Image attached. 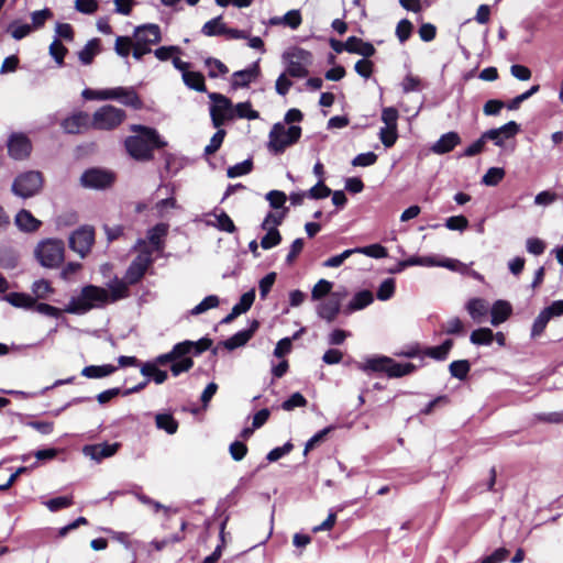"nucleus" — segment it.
I'll return each mask as SVG.
<instances>
[{
  "label": "nucleus",
  "mask_w": 563,
  "mask_h": 563,
  "mask_svg": "<svg viewBox=\"0 0 563 563\" xmlns=\"http://www.w3.org/2000/svg\"><path fill=\"white\" fill-rule=\"evenodd\" d=\"M519 130L520 128L517 122L509 121L499 128L484 132L483 139H485L486 142L492 141L496 146H503L505 141L514 137Z\"/></svg>",
  "instance_id": "4468645a"
},
{
  "label": "nucleus",
  "mask_w": 563,
  "mask_h": 563,
  "mask_svg": "<svg viewBox=\"0 0 563 563\" xmlns=\"http://www.w3.org/2000/svg\"><path fill=\"white\" fill-rule=\"evenodd\" d=\"M224 31H227V25L222 22V15L209 20L201 29V33L206 36L223 35Z\"/></svg>",
  "instance_id": "f704fd0d"
},
{
  "label": "nucleus",
  "mask_w": 563,
  "mask_h": 563,
  "mask_svg": "<svg viewBox=\"0 0 563 563\" xmlns=\"http://www.w3.org/2000/svg\"><path fill=\"white\" fill-rule=\"evenodd\" d=\"M225 136V131L223 129H218V131L210 139L209 144L205 147L206 155L214 154L222 145Z\"/></svg>",
  "instance_id": "e2e57ef3"
},
{
  "label": "nucleus",
  "mask_w": 563,
  "mask_h": 563,
  "mask_svg": "<svg viewBox=\"0 0 563 563\" xmlns=\"http://www.w3.org/2000/svg\"><path fill=\"white\" fill-rule=\"evenodd\" d=\"M49 55L56 62V64L60 67L64 65V58L68 52V49L62 44L58 38H55L49 45Z\"/></svg>",
  "instance_id": "8fccbe9b"
},
{
  "label": "nucleus",
  "mask_w": 563,
  "mask_h": 563,
  "mask_svg": "<svg viewBox=\"0 0 563 563\" xmlns=\"http://www.w3.org/2000/svg\"><path fill=\"white\" fill-rule=\"evenodd\" d=\"M183 80L184 84L192 90L199 92L206 91L205 77L201 73L188 70L187 73L183 74Z\"/></svg>",
  "instance_id": "c9c22d12"
},
{
  "label": "nucleus",
  "mask_w": 563,
  "mask_h": 563,
  "mask_svg": "<svg viewBox=\"0 0 563 563\" xmlns=\"http://www.w3.org/2000/svg\"><path fill=\"white\" fill-rule=\"evenodd\" d=\"M356 254H364L373 258H384L387 256V250L380 244H371L367 246L355 247Z\"/></svg>",
  "instance_id": "79ce46f5"
},
{
  "label": "nucleus",
  "mask_w": 563,
  "mask_h": 563,
  "mask_svg": "<svg viewBox=\"0 0 563 563\" xmlns=\"http://www.w3.org/2000/svg\"><path fill=\"white\" fill-rule=\"evenodd\" d=\"M131 131L135 134L126 137L124 144L128 153L136 161H150L155 148L167 145L153 128L134 124L131 126Z\"/></svg>",
  "instance_id": "f03ea898"
},
{
  "label": "nucleus",
  "mask_w": 563,
  "mask_h": 563,
  "mask_svg": "<svg viewBox=\"0 0 563 563\" xmlns=\"http://www.w3.org/2000/svg\"><path fill=\"white\" fill-rule=\"evenodd\" d=\"M15 225L23 232H34L41 227V221L33 217V214L22 209L14 218Z\"/></svg>",
  "instance_id": "a878e982"
},
{
  "label": "nucleus",
  "mask_w": 563,
  "mask_h": 563,
  "mask_svg": "<svg viewBox=\"0 0 563 563\" xmlns=\"http://www.w3.org/2000/svg\"><path fill=\"white\" fill-rule=\"evenodd\" d=\"M113 181L114 174L100 168L87 169L80 177L81 186L90 189H106L110 187Z\"/></svg>",
  "instance_id": "f8f14e48"
},
{
  "label": "nucleus",
  "mask_w": 563,
  "mask_h": 563,
  "mask_svg": "<svg viewBox=\"0 0 563 563\" xmlns=\"http://www.w3.org/2000/svg\"><path fill=\"white\" fill-rule=\"evenodd\" d=\"M117 366L112 364L104 365H89L82 368L81 375L87 378H102L113 374Z\"/></svg>",
  "instance_id": "c756f323"
},
{
  "label": "nucleus",
  "mask_w": 563,
  "mask_h": 563,
  "mask_svg": "<svg viewBox=\"0 0 563 563\" xmlns=\"http://www.w3.org/2000/svg\"><path fill=\"white\" fill-rule=\"evenodd\" d=\"M133 41L151 47L162 41L161 27L154 23L139 25L134 29Z\"/></svg>",
  "instance_id": "2eb2a0df"
},
{
  "label": "nucleus",
  "mask_w": 563,
  "mask_h": 563,
  "mask_svg": "<svg viewBox=\"0 0 563 563\" xmlns=\"http://www.w3.org/2000/svg\"><path fill=\"white\" fill-rule=\"evenodd\" d=\"M252 168L253 162L252 159L247 158L241 163L230 166L227 170V176L229 178H236L251 173Z\"/></svg>",
  "instance_id": "a18cd8bd"
},
{
  "label": "nucleus",
  "mask_w": 563,
  "mask_h": 563,
  "mask_svg": "<svg viewBox=\"0 0 563 563\" xmlns=\"http://www.w3.org/2000/svg\"><path fill=\"white\" fill-rule=\"evenodd\" d=\"M395 294V280L393 278L385 279L378 287L376 296L378 300H389Z\"/></svg>",
  "instance_id": "13d9d810"
},
{
  "label": "nucleus",
  "mask_w": 563,
  "mask_h": 563,
  "mask_svg": "<svg viewBox=\"0 0 563 563\" xmlns=\"http://www.w3.org/2000/svg\"><path fill=\"white\" fill-rule=\"evenodd\" d=\"M110 100H118L126 107L139 110L143 107V102L133 87H115L110 88Z\"/></svg>",
  "instance_id": "f3484780"
},
{
  "label": "nucleus",
  "mask_w": 563,
  "mask_h": 563,
  "mask_svg": "<svg viewBox=\"0 0 563 563\" xmlns=\"http://www.w3.org/2000/svg\"><path fill=\"white\" fill-rule=\"evenodd\" d=\"M333 284L327 279H320L311 290L312 300H320L331 292Z\"/></svg>",
  "instance_id": "052dcab7"
},
{
  "label": "nucleus",
  "mask_w": 563,
  "mask_h": 563,
  "mask_svg": "<svg viewBox=\"0 0 563 563\" xmlns=\"http://www.w3.org/2000/svg\"><path fill=\"white\" fill-rule=\"evenodd\" d=\"M505 177V170L501 167H490L482 178L486 186H497Z\"/></svg>",
  "instance_id": "de8ad7c7"
},
{
  "label": "nucleus",
  "mask_w": 563,
  "mask_h": 563,
  "mask_svg": "<svg viewBox=\"0 0 563 563\" xmlns=\"http://www.w3.org/2000/svg\"><path fill=\"white\" fill-rule=\"evenodd\" d=\"M286 63V74L294 78H303L309 74L308 67L312 63V55L309 51L294 47L283 54Z\"/></svg>",
  "instance_id": "0eeeda50"
},
{
  "label": "nucleus",
  "mask_w": 563,
  "mask_h": 563,
  "mask_svg": "<svg viewBox=\"0 0 563 563\" xmlns=\"http://www.w3.org/2000/svg\"><path fill=\"white\" fill-rule=\"evenodd\" d=\"M133 250L139 251V254L129 265L124 277L120 279L128 288L129 286L137 284L154 263L151 246L144 239H137L133 245Z\"/></svg>",
  "instance_id": "20e7f679"
},
{
  "label": "nucleus",
  "mask_w": 563,
  "mask_h": 563,
  "mask_svg": "<svg viewBox=\"0 0 563 563\" xmlns=\"http://www.w3.org/2000/svg\"><path fill=\"white\" fill-rule=\"evenodd\" d=\"M38 263L46 268L58 267L65 258V244L59 239L41 241L34 250Z\"/></svg>",
  "instance_id": "423d86ee"
},
{
  "label": "nucleus",
  "mask_w": 563,
  "mask_h": 563,
  "mask_svg": "<svg viewBox=\"0 0 563 563\" xmlns=\"http://www.w3.org/2000/svg\"><path fill=\"white\" fill-rule=\"evenodd\" d=\"M141 374L148 379V382L152 379L155 384L161 385L163 384L167 377L168 374L166 371H162L156 366V364H153L151 362H145L141 366Z\"/></svg>",
  "instance_id": "cd10ccee"
},
{
  "label": "nucleus",
  "mask_w": 563,
  "mask_h": 563,
  "mask_svg": "<svg viewBox=\"0 0 563 563\" xmlns=\"http://www.w3.org/2000/svg\"><path fill=\"white\" fill-rule=\"evenodd\" d=\"M265 230L267 232L261 240V246L264 250H269L280 243L282 236L277 228H268Z\"/></svg>",
  "instance_id": "3c124183"
},
{
  "label": "nucleus",
  "mask_w": 563,
  "mask_h": 563,
  "mask_svg": "<svg viewBox=\"0 0 563 563\" xmlns=\"http://www.w3.org/2000/svg\"><path fill=\"white\" fill-rule=\"evenodd\" d=\"M344 49L349 53L358 54L364 58L372 57L376 53V49L372 43L364 42L362 38L356 36H350L344 42Z\"/></svg>",
  "instance_id": "aec40b11"
},
{
  "label": "nucleus",
  "mask_w": 563,
  "mask_h": 563,
  "mask_svg": "<svg viewBox=\"0 0 563 563\" xmlns=\"http://www.w3.org/2000/svg\"><path fill=\"white\" fill-rule=\"evenodd\" d=\"M254 300H255V289H251L241 296L240 301L233 306V309L239 314L245 313L246 311H249L251 309Z\"/></svg>",
  "instance_id": "864d4df0"
},
{
  "label": "nucleus",
  "mask_w": 563,
  "mask_h": 563,
  "mask_svg": "<svg viewBox=\"0 0 563 563\" xmlns=\"http://www.w3.org/2000/svg\"><path fill=\"white\" fill-rule=\"evenodd\" d=\"M470 368L471 365L467 360L453 361L449 366L451 376L459 378L461 380L466 378Z\"/></svg>",
  "instance_id": "37998d69"
},
{
  "label": "nucleus",
  "mask_w": 563,
  "mask_h": 563,
  "mask_svg": "<svg viewBox=\"0 0 563 563\" xmlns=\"http://www.w3.org/2000/svg\"><path fill=\"white\" fill-rule=\"evenodd\" d=\"M74 504L71 496H59L44 501V505L52 512H56L60 509L68 508Z\"/></svg>",
  "instance_id": "603ef678"
},
{
  "label": "nucleus",
  "mask_w": 563,
  "mask_h": 563,
  "mask_svg": "<svg viewBox=\"0 0 563 563\" xmlns=\"http://www.w3.org/2000/svg\"><path fill=\"white\" fill-rule=\"evenodd\" d=\"M453 346V341L451 339L445 340L441 345L428 347L424 354L429 357H432L437 361H444L450 350Z\"/></svg>",
  "instance_id": "4c0bfd02"
},
{
  "label": "nucleus",
  "mask_w": 563,
  "mask_h": 563,
  "mask_svg": "<svg viewBox=\"0 0 563 563\" xmlns=\"http://www.w3.org/2000/svg\"><path fill=\"white\" fill-rule=\"evenodd\" d=\"M397 128L384 126L379 130V140L385 147H391L397 141Z\"/></svg>",
  "instance_id": "69168bd1"
},
{
  "label": "nucleus",
  "mask_w": 563,
  "mask_h": 563,
  "mask_svg": "<svg viewBox=\"0 0 563 563\" xmlns=\"http://www.w3.org/2000/svg\"><path fill=\"white\" fill-rule=\"evenodd\" d=\"M551 320V317L547 313L544 309L540 311L537 318L533 321L531 328V338L540 336L547 328V324Z\"/></svg>",
  "instance_id": "49530a36"
},
{
  "label": "nucleus",
  "mask_w": 563,
  "mask_h": 563,
  "mask_svg": "<svg viewBox=\"0 0 563 563\" xmlns=\"http://www.w3.org/2000/svg\"><path fill=\"white\" fill-rule=\"evenodd\" d=\"M470 341L475 345H490L494 332L489 328H479L471 333Z\"/></svg>",
  "instance_id": "58836bf2"
},
{
  "label": "nucleus",
  "mask_w": 563,
  "mask_h": 563,
  "mask_svg": "<svg viewBox=\"0 0 563 563\" xmlns=\"http://www.w3.org/2000/svg\"><path fill=\"white\" fill-rule=\"evenodd\" d=\"M125 111L111 104L99 108L92 115L91 125L96 130L110 131L119 126L125 119Z\"/></svg>",
  "instance_id": "6e6552de"
},
{
  "label": "nucleus",
  "mask_w": 563,
  "mask_h": 563,
  "mask_svg": "<svg viewBox=\"0 0 563 563\" xmlns=\"http://www.w3.org/2000/svg\"><path fill=\"white\" fill-rule=\"evenodd\" d=\"M120 448V443L87 444L82 448V454L92 461L100 463L102 460L113 456Z\"/></svg>",
  "instance_id": "dca6fc26"
},
{
  "label": "nucleus",
  "mask_w": 563,
  "mask_h": 563,
  "mask_svg": "<svg viewBox=\"0 0 563 563\" xmlns=\"http://www.w3.org/2000/svg\"><path fill=\"white\" fill-rule=\"evenodd\" d=\"M179 344H185L184 356L188 355H200L205 351L209 350L212 345V340L209 338H201L198 341L185 340L179 342Z\"/></svg>",
  "instance_id": "bb28decb"
},
{
  "label": "nucleus",
  "mask_w": 563,
  "mask_h": 563,
  "mask_svg": "<svg viewBox=\"0 0 563 563\" xmlns=\"http://www.w3.org/2000/svg\"><path fill=\"white\" fill-rule=\"evenodd\" d=\"M156 427L165 430L168 434L176 433L178 422L168 413H157L155 417Z\"/></svg>",
  "instance_id": "ea45409f"
},
{
  "label": "nucleus",
  "mask_w": 563,
  "mask_h": 563,
  "mask_svg": "<svg viewBox=\"0 0 563 563\" xmlns=\"http://www.w3.org/2000/svg\"><path fill=\"white\" fill-rule=\"evenodd\" d=\"M194 366V361L190 356H179L170 365V372L174 376H179L183 373L190 371Z\"/></svg>",
  "instance_id": "c03bdc74"
},
{
  "label": "nucleus",
  "mask_w": 563,
  "mask_h": 563,
  "mask_svg": "<svg viewBox=\"0 0 563 563\" xmlns=\"http://www.w3.org/2000/svg\"><path fill=\"white\" fill-rule=\"evenodd\" d=\"M89 114L82 111L76 112L64 119L60 123L63 130L68 134L80 133L89 124Z\"/></svg>",
  "instance_id": "6ab92c4d"
},
{
  "label": "nucleus",
  "mask_w": 563,
  "mask_h": 563,
  "mask_svg": "<svg viewBox=\"0 0 563 563\" xmlns=\"http://www.w3.org/2000/svg\"><path fill=\"white\" fill-rule=\"evenodd\" d=\"M43 186V177L40 172L30 170L20 174L13 181L11 190L21 198H30L36 195Z\"/></svg>",
  "instance_id": "1a4fd4ad"
},
{
  "label": "nucleus",
  "mask_w": 563,
  "mask_h": 563,
  "mask_svg": "<svg viewBox=\"0 0 563 563\" xmlns=\"http://www.w3.org/2000/svg\"><path fill=\"white\" fill-rule=\"evenodd\" d=\"M212 216L214 217V221H207L208 225L214 227L220 231L233 233L235 232L236 228L232 221V219L228 216L227 212L221 210L219 213L213 212Z\"/></svg>",
  "instance_id": "7c9ffc66"
},
{
  "label": "nucleus",
  "mask_w": 563,
  "mask_h": 563,
  "mask_svg": "<svg viewBox=\"0 0 563 563\" xmlns=\"http://www.w3.org/2000/svg\"><path fill=\"white\" fill-rule=\"evenodd\" d=\"M341 299L338 292H332L331 296L317 307V313L320 318L332 322L340 312Z\"/></svg>",
  "instance_id": "a211bd4d"
},
{
  "label": "nucleus",
  "mask_w": 563,
  "mask_h": 563,
  "mask_svg": "<svg viewBox=\"0 0 563 563\" xmlns=\"http://www.w3.org/2000/svg\"><path fill=\"white\" fill-rule=\"evenodd\" d=\"M282 20H283V25H286V26L290 27L291 30H297L302 22L301 13L297 9L286 12L282 16Z\"/></svg>",
  "instance_id": "0e129e2a"
},
{
  "label": "nucleus",
  "mask_w": 563,
  "mask_h": 563,
  "mask_svg": "<svg viewBox=\"0 0 563 563\" xmlns=\"http://www.w3.org/2000/svg\"><path fill=\"white\" fill-rule=\"evenodd\" d=\"M257 73L258 70L256 66L235 71L233 74L232 87L235 89L240 87H247L250 82L256 78Z\"/></svg>",
  "instance_id": "72a5a7b5"
},
{
  "label": "nucleus",
  "mask_w": 563,
  "mask_h": 563,
  "mask_svg": "<svg viewBox=\"0 0 563 563\" xmlns=\"http://www.w3.org/2000/svg\"><path fill=\"white\" fill-rule=\"evenodd\" d=\"M301 136L299 125L287 126L285 123H275L268 134L267 148L274 155L283 154L287 147L297 143Z\"/></svg>",
  "instance_id": "39448f33"
},
{
  "label": "nucleus",
  "mask_w": 563,
  "mask_h": 563,
  "mask_svg": "<svg viewBox=\"0 0 563 563\" xmlns=\"http://www.w3.org/2000/svg\"><path fill=\"white\" fill-rule=\"evenodd\" d=\"M489 311L492 316L490 323L492 325L497 327L509 318L512 312V308L508 301L497 300L494 302L492 308L489 307Z\"/></svg>",
  "instance_id": "393cba45"
},
{
  "label": "nucleus",
  "mask_w": 563,
  "mask_h": 563,
  "mask_svg": "<svg viewBox=\"0 0 563 563\" xmlns=\"http://www.w3.org/2000/svg\"><path fill=\"white\" fill-rule=\"evenodd\" d=\"M53 16V13L49 9L45 8L43 10H37L31 13L32 20V30L41 29L45 22Z\"/></svg>",
  "instance_id": "680f3d73"
},
{
  "label": "nucleus",
  "mask_w": 563,
  "mask_h": 563,
  "mask_svg": "<svg viewBox=\"0 0 563 563\" xmlns=\"http://www.w3.org/2000/svg\"><path fill=\"white\" fill-rule=\"evenodd\" d=\"M401 89L405 93L420 91L422 89V81L418 76L407 74L401 81Z\"/></svg>",
  "instance_id": "bf43d9fd"
},
{
  "label": "nucleus",
  "mask_w": 563,
  "mask_h": 563,
  "mask_svg": "<svg viewBox=\"0 0 563 563\" xmlns=\"http://www.w3.org/2000/svg\"><path fill=\"white\" fill-rule=\"evenodd\" d=\"M412 30H413L412 23L407 19H402L397 23L395 34H396L397 38L399 40V42L401 44H404L411 36Z\"/></svg>",
  "instance_id": "5fc2aeb1"
},
{
  "label": "nucleus",
  "mask_w": 563,
  "mask_h": 563,
  "mask_svg": "<svg viewBox=\"0 0 563 563\" xmlns=\"http://www.w3.org/2000/svg\"><path fill=\"white\" fill-rule=\"evenodd\" d=\"M3 299L16 308L30 309L35 305V299L25 292H9Z\"/></svg>",
  "instance_id": "c85d7f7f"
},
{
  "label": "nucleus",
  "mask_w": 563,
  "mask_h": 563,
  "mask_svg": "<svg viewBox=\"0 0 563 563\" xmlns=\"http://www.w3.org/2000/svg\"><path fill=\"white\" fill-rule=\"evenodd\" d=\"M374 301L373 294L369 290L356 292L347 305L349 311H357L366 308Z\"/></svg>",
  "instance_id": "473e14b6"
},
{
  "label": "nucleus",
  "mask_w": 563,
  "mask_h": 563,
  "mask_svg": "<svg viewBox=\"0 0 563 563\" xmlns=\"http://www.w3.org/2000/svg\"><path fill=\"white\" fill-rule=\"evenodd\" d=\"M461 143V137L456 132H448L440 136V139L431 146V152L438 155H443L451 152L456 145Z\"/></svg>",
  "instance_id": "412c9836"
},
{
  "label": "nucleus",
  "mask_w": 563,
  "mask_h": 563,
  "mask_svg": "<svg viewBox=\"0 0 563 563\" xmlns=\"http://www.w3.org/2000/svg\"><path fill=\"white\" fill-rule=\"evenodd\" d=\"M234 115L241 119L255 120L260 117L258 112L253 110L250 102H240L234 108Z\"/></svg>",
  "instance_id": "4d7b16f0"
},
{
  "label": "nucleus",
  "mask_w": 563,
  "mask_h": 563,
  "mask_svg": "<svg viewBox=\"0 0 563 563\" xmlns=\"http://www.w3.org/2000/svg\"><path fill=\"white\" fill-rule=\"evenodd\" d=\"M257 328H258V322L256 320H254L252 322L250 329L241 330V331L236 332L235 334H233L232 336H230L229 339H227L223 342L224 347L229 351H233L240 346L245 345L250 341V339L253 336V334L257 330Z\"/></svg>",
  "instance_id": "5701e85b"
},
{
  "label": "nucleus",
  "mask_w": 563,
  "mask_h": 563,
  "mask_svg": "<svg viewBox=\"0 0 563 563\" xmlns=\"http://www.w3.org/2000/svg\"><path fill=\"white\" fill-rule=\"evenodd\" d=\"M206 66L208 67V75L211 78L225 75L229 71L228 67L221 60L212 57L206 59Z\"/></svg>",
  "instance_id": "6e6d98bb"
},
{
  "label": "nucleus",
  "mask_w": 563,
  "mask_h": 563,
  "mask_svg": "<svg viewBox=\"0 0 563 563\" xmlns=\"http://www.w3.org/2000/svg\"><path fill=\"white\" fill-rule=\"evenodd\" d=\"M100 52V41L99 38H92L87 42V44L82 47V49L78 53V58L84 65H89L92 63L96 55Z\"/></svg>",
  "instance_id": "2f4dec72"
},
{
  "label": "nucleus",
  "mask_w": 563,
  "mask_h": 563,
  "mask_svg": "<svg viewBox=\"0 0 563 563\" xmlns=\"http://www.w3.org/2000/svg\"><path fill=\"white\" fill-rule=\"evenodd\" d=\"M130 296V289L121 283L118 277H114L109 284L108 288L87 285L82 287L80 294L73 297L66 311L69 313L82 314L91 309L103 308L108 303L117 302Z\"/></svg>",
  "instance_id": "f257e3e1"
},
{
  "label": "nucleus",
  "mask_w": 563,
  "mask_h": 563,
  "mask_svg": "<svg viewBox=\"0 0 563 563\" xmlns=\"http://www.w3.org/2000/svg\"><path fill=\"white\" fill-rule=\"evenodd\" d=\"M219 303H220V300H219L218 296L209 295L190 310V314L199 316L210 309L217 308L219 306Z\"/></svg>",
  "instance_id": "a19ab883"
},
{
  "label": "nucleus",
  "mask_w": 563,
  "mask_h": 563,
  "mask_svg": "<svg viewBox=\"0 0 563 563\" xmlns=\"http://www.w3.org/2000/svg\"><path fill=\"white\" fill-rule=\"evenodd\" d=\"M358 368L364 373H385L390 378H398L413 373L417 367L412 363H398L391 357L376 355L360 363Z\"/></svg>",
  "instance_id": "7ed1b4c3"
},
{
  "label": "nucleus",
  "mask_w": 563,
  "mask_h": 563,
  "mask_svg": "<svg viewBox=\"0 0 563 563\" xmlns=\"http://www.w3.org/2000/svg\"><path fill=\"white\" fill-rule=\"evenodd\" d=\"M184 350L185 344L177 343L168 353L158 355L152 363L156 364V366L173 363L174 361L178 360L179 356H184Z\"/></svg>",
  "instance_id": "e433bc0d"
},
{
  "label": "nucleus",
  "mask_w": 563,
  "mask_h": 563,
  "mask_svg": "<svg viewBox=\"0 0 563 563\" xmlns=\"http://www.w3.org/2000/svg\"><path fill=\"white\" fill-rule=\"evenodd\" d=\"M8 32H10L11 36L20 41L26 37L32 32V26L26 23H19L18 21H13L8 26Z\"/></svg>",
  "instance_id": "09e8293b"
},
{
  "label": "nucleus",
  "mask_w": 563,
  "mask_h": 563,
  "mask_svg": "<svg viewBox=\"0 0 563 563\" xmlns=\"http://www.w3.org/2000/svg\"><path fill=\"white\" fill-rule=\"evenodd\" d=\"M265 198L269 206L276 210L283 208L287 200L285 192L280 190H271L266 194Z\"/></svg>",
  "instance_id": "774afa93"
},
{
  "label": "nucleus",
  "mask_w": 563,
  "mask_h": 563,
  "mask_svg": "<svg viewBox=\"0 0 563 563\" xmlns=\"http://www.w3.org/2000/svg\"><path fill=\"white\" fill-rule=\"evenodd\" d=\"M93 242L95 230L89 225L80 227L69 236V247L80 257H85L90 252Z\"/></svg>",
  "instance_id": "9b49d317"
},
{
  "label": "nucleus",
  "mask_w": 563,
  "mask_h": 563,
  "mask_svg": "<svg viewBox=\"0 0 563 563\" xmlns=\"http://www.w3.org/2000/svg\"><path fill=\"white\" fill-rule=\"evenodd\" d=\"M330 195L331 189L324 185L322 179H319V181L307 192V196L311 199H322L329 197Z\"/></svg>",
  "instance_id": "338daca9"
},
{
  "label": "nucleus",
  "mask_w": 563,
  "mask_h": 563,
  "mask_svg": "<svg viewBox=\"0 0 563 563\" xmlns=\"http://www.w3.org/2000/svg\"><path fill=\"white\" fill-rule=\"evenodd\" d=\"M208 97L212 101L210 107L212 125L219 129L225 120L234 118L233 104L229 98L218 92H210Z\"/></svg>",
  "instance_id": "9d476101"
},
{
  "label": "nucleus",
  "mask_w": 563,
  "mask_h": 563,
  "mask_svg": "<svg viewBox=\"0 0 563 563\" xmlns=\"http://www.w3.org/2000/svg\"><path fill=\"white\" fill-rule=\"evenodd\" d=\"M8 154L14 161L26 159L32 151L31 140L21 132L12 133L7 141Z\"/></svg>",
  "instance_id": "ddd939ff"
},
{
  "label": "nucleus",
  "mask_w": 563,
  "mask_h": 563,
  "mask_svg": "<svg viewBox=\"0 0 563 563\" xmlns=\"http://www.w3.org/2000/svg\"><path fill=\"white\" fill-rule=\"evenodd\" d=\"M471 318L481 323L489 312V303L483 298H472L466 302L465 306Z\"/></svg>",
  "instance_id": "b1692460"
},
{
  "label": "nucleus",
  "mask_w": 563,
  "mask_h": 563,
  "mask_svg": "<svg viewBox=\"0 0 563 563\" xmlns=\"http://www.w3.org/2000/svg\"><path fill=\"white\" fill-rule=\"evenodd\" d=\"M168 233V224L166 223H157L153 228L147 230L146 238L148 243L151 244L152 253L163 252L164 250V239Z\"/></svg>",
  "instance_id": "4be33fe9"
}]
</instances>
